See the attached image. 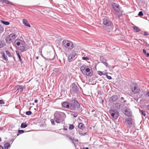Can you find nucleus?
Here are the masks:
<instances>
[{
	"label": "nucleus",
	"mask_w": 149,
	"mask_h": 149,
	"mask_svg": "<svg viewBox=\"0 0 149 149\" xmlns=\"http://www.w3.org/2000/svg\"><path fill=\"white\" fill-rule=\"evenodd\" d=\"M146 97H149V91H148L146 94Z\"/></svg>",
	"instance_id": "39"
},
{
	"label": "nucleus",
	"mask_w": 149,
	"mask_h": 149,
	"mask_svg": "<svg viewBox=\"0 0 149 149\" xmlns=\"http://www.w3.org/2000/svg\"><path fill=\"white\" fill-rule=\"evenodd\" d=\"M86 133H84V134H83L82 133H79V134H81V135H85V134H86Z\"/></svg>",
	"instance_id": "47"
},
{
	"label": "nucleus",
	"mask_w": 149,
	"mask_h": 149,
	"mask_svg": "<svg viewBox=\"0 0 149 149\" xmlns=\"http://www.w3.org/2000/svg\"><path fill=\"white\" fill-rule=\"evenodd\" d=\"M78 126L79 128L82 130L84 127V125L81 123H79Z\"/></svg>",
	"instance_id": "19"
},
{
	"label": "nucleus",
	"mask_w": 149,
	"mask_h": 149,
	"mask_svg": "<svg viewBox=\"0 0 149 149\" xmlns=\"http://www.w3.org/2000/svg\"><path fill=\"white\" fill-rule=\"evenodd\" d=\"M38 58L39 57L38 56H37L36 57V58L37 59H38Z\"/></svg>",
	"instance_id": "49"
},
{
	"label": "nucleus",
	"mask_w": 149,
	"mask_h": 149,
	"mask_svg": "<svg viewBox=\"0 0 149 149\" xmlns=\"http://www.w3.org/2000/svg\"><path fill=\"white\" fill-rule=\"evenodd\" d=\"M103 75H106V77H107L108 76L107 73V72H106Z\"/></svg>",
	"instance_id": "45"
},
{
	"label": "nucleus",
	"mask_w": 149,
	"mask_h": 149,
	"mask_svg": "<svg viewBox=\"0 0 149 149\" xmlns=\"http://www.w3.org/2000/svg\"><path fill=\"white\" fill-rule=\"evenodd\" d=\"M17 37V36L14 33H12L7 36L5 40L8 43H10Z\"/></svg>",
	"instance_id": "7"
},
{
	"label": "nucleus",
	"mask_w": 149,
	"mask_h": 149,
	"mask_svg": "<svg viewBox=\"0 0 149 149\" xmlns=\"http://www.w3.org/2000/svg\"><path fill=\"white\" fill-rule=\"evenodd\" d=\"M104 64L106 67H107L108 65V63L105 62H104Z\"/></svg>",
	"instance_id": "42"
},
{
	"label": "nucleus",
	"mask_w": 149,
	"mask_h": 149,
	"mask_svg": "<svg viewBox=\"0 0 149 149\" xmlns=\"http://www.w3.org/2000/svg\"><path fill=\"white\" fill-rule=\"evenodd\" d=\"M103 23L104 25L109 27L108 29H107V31L110 32L113 28V25L111 22L107 19H104L103 20Z\"/></svg>",
	"instance_id": "5"
},
{
	"label": "nucleus",
	"mask_w": 149,
	"mask_h": 149,
	"mask_svg": "<svg viewBox=\"0 0 149 149\" xmlns=\"http://www.w3.org/2000/svg\"><path fill=\"white\" fill-rule=\"evenodd\" d=\"M32 113V112L30 111H28L26 112V114L27 115H31Z\"/></svg>",
	"instance_id": "33"
},
{
	"label": "nucleus",
	"mask_w": 149,
	"mask_h": 149,
	"mask_svg": "<svg viewBox=\"0 0 149 149\" xmlns=\"http://www.w3.org/2000/svg\"><path fill=\"white\" fill-rule=\"evenodd\" d=\"M118 100V97L116 95H114L112 96L110 98V100L112 102H114L117 101Z\"/></svg>",
	"instance_id": "14"
},
{
	"label": "nucleus",
	"mask_w": 149,
	"mask_h": 149,
	"mask_svg": "<svg viewBox=\"0 0 149 149\" xmlns=\"http://www.w3.org/2000/svg\"><path fill=\"white\" fill-rule=\"evenodd\" d=\"M27 126V125L26 123H22L21 127L22 128H25Z\"/></svg>",
	"instance_id": "25"
},
{
	"label": "nucleus",
	"mask_w": 149,
	"mask_h": 149,
	"mask_svg": "<svg viewBox=\"0 0 149 149\" xmlns=\"http://www.w3.org/2000/svg\"><path fill=\"white\" fill-rule=\"evenodd\" d=\"M53 122H54V121H53V122H52V123Z\"/></svg>",
	"instance_id": "53"
},
{
	"label": "nucleus",
	"mask_w": 149,
	"mask_h": 149,
	"mask_svg": "<svg viewBox=\"0 0 149 149\" xmlns=\"http://www.w3.org/2000/svg\"><path fill=\"white\" fill-rule=\"evenodd\" d=\"M0 149H3V148L2 146L0 145Z\"/></svg>",
	"instance_id": "44"
},
{
	"label": "nucleus",
	"mask_w": 149,
	"mask_h": 149,
	"mask_svg": "<svg viewBox=\"0 0 149 149\" xmlns=\"http://www.w3.org/2000/svg\"><path fill=\"white\" fill-rule=\"evenodd\" d=\"M1 22L3 23V24L6 25H8L10 24V23L7 21H5L3 20H1Z\"/></svg>",
	"instance_id": "22"
},
{
	"label": "nucleus",
	"mask_w": 149,
	"mask_h": 149,
	"mask_svg": "<svg viewBox=\"0 0 149 149\" xmlns=\"http://www.w3.org/2000/svg\"><path fill=\"white\" fill-rule=\"evenodd\" d=\"M0 2L6 4H12V3L8 0H0Z\"/></svg>",
	"instance_id": "16"
},
{
	"label": "nucleus",
	"mask_w": 149,
	"mask_h": 149,
	"mask_svg": "<svg viewBox=\"0 0 149 149\" xmlns=\"http://www.w3.org/2000/svg\"><path fill=\"white\" fill-rule=\"evenodd\" d=\"M80 70L83 74L86 76H91L93 75V71L91 67L84 65L80 68Z\"/></svg>",
	"instance_id": "2"
},
{
	"label": "nucleus",
	"mask_w": 149,
	"mask_h": 149,
	"mask_svg": "<svg viewBox=\"0 0 149 149\" xmlns=\"http://www.w3.org/2000/svg\"><path fill=\"white\" fill-rule=\"evenodd\" d=\"M70 109L74 110L80 107L79 104L76 100H74L70 104Z\"/></svg>",
	"instance_id": "6"
},
{
	"label": "nucleus",
	"mask_w": 149,
	"mask_h": 149,
	"mask_svg": "<svg viewBox=\"0 0 149 149\" xmlns=\"http://www.w3.org/2000/svg\"><path fill=\"white\" fill-rule=\"evenodd\" d=\"M38 100H34V102L35 103H37L38 102Z\"/></svg>",
	"instance_id": "46"
},
{
	"label": "nucleus",
	"mask_w": 149,
	"mask_h": 149,
	"mask_svg": "<svg viewBox=\"0 0 149 149\" xmlns=\"http://www.w3.org/2000/svg\"><path fill=\"white\" fill-rule=\"evenodd\" d=\"M24 132L23 130H18V133L17 134V136H19L20 134L23 133Z\"/></svg>",
	"instance_id": "24"
},
{
	"label": "nucleus",
	"mask_w": 149,
	"mask_h": 149,
	"mask_svg": "<svg viewBox=\"0 0 149 149\" xmlns=\"http://www.w3.org/2000/svg\"><path fill=\"white\" fill-rule=\"evenodd\" d=\"M1 138H0V142H1Z\"/></svg>",
	"instance_id": "51"
},
{
	"label": "nucleus",
	"mask_w": 149,
	"mask_h": 149,
	"mask_svg": "<svg viewBox=\"0 0 149 149\" xmlns=\"http://www.w3.org/2000/svg\"><path fill=\"white\" fill-rule=\"evenodd\" d=\"M4 29L0 25V33L3 32V31Z\"/></svg>",
	"instance_id": "35"
},
{
	"label": "nucleus",
	"mask_w": 149,
	"mask_h": 149,
	"mask_svg": "<svg viewBox=\"0 0 149 149\" xmlns=\"http://www.w3.org/2000/svg\"><path fill=\"white\" fill-rule=\"evenodd\" d=\"M125 123L128 125L130 126L132 125V120L130 118L128 119H125Z\"/></svg>",
	"instance_id": "15"
},
{
	"label": "nucleus",
	"mask_w": 149,
	"mask_h": 149,
	"mask_svg": "<svg viewBox=\"0 0 149 149\" xmlns=\"http://www.w3.org/2000/svg\"><path fill=\"white\" fill-rule=\"evenodd\" d=\"M72 88H74V89H76V88L77 87L76 85L74 83H73L72 84Z\"/></svg>",
	"instance_id": "31"
},
{
	"label": "nucleus",
	"mask_w": 149,
	"mask_h": 149,
	"mask_svg": "<svg viewBox=\"0 0 149 149\" xmlns=\"http://www.w3.org/2000/svg\"><path fill=\"white\" fill-rule=\"evenodd\" d=\"M124 113L125 115L128 116H130L131 115V112L127 111H125Z\"/></svg>",
	"instance_id": "20"
},
{
	"label": "nucleus",
	"mask_w": 149,
	"mask_h": 149,
	"mask_svg": "<svg viewBox=\"0 0 149 149\" xmlns=\"http://www.w3.org/2000/svg\"><path fill=\"white\" fill-rule=\"evenodd\" d=\"M109 113L111 116L116 120L117 119L119 116V113L116 110L110 109L109 110Z\"/></svg>",
	"instance_id": "9"
},
{
	"label": "nucleus",
	"mask_w": 149,
	"mask_h": 149,
	"mask_svg": "<svg viewBox=\"0 0 149 149\" xmlns=\"http://www.w3.org/2000/svg\"><path fill=\"white\" fill-rule=\"evenodd\" d=\"M14 43L15 46L19 50L22 52L25 50L26 44L24 41L17 38L14 41Z\"/></svg>",
	"instance_id": "1"
},
{
	"label": "nucleus",
	"mask_w": 149,
	"mask_h": 149,
	"mask_svg": "<svg viewBox=\"0 0 149 149\" xmlns=\"http://www.w3.org/2000/svg\"><path fill=\"white\" fill-rule=\"evenodd\" d=\"M74 128V126L73 124L70 125L69 127V129L70 130L73 129Z\"/></svg>",
	"instance_id": "27"
},
{
	"label": "nucleus",
	"mask_w": 149,
	"mask_h": 149,
	"mask_svg": "<svg viewBox=\"0 0 149 149\" xmlns=\"http://www.w3.org/2000/svg\"><path fill=\"white\" fill-rule=\"evenodd\" d=\"M83 149H89V148L87 147H86V148H84Z\"/></svg>",
	"instance_id": "48"
},
{
	"label": "nucleus",
	"mask_w": 149,
	"mask_h": 149,
	"mask_svg": "<svg viewBox=\"0 0 149 149\" xmlns=\"http://www.w3.org/2000/svg\"><path fill=\"white\" fill-rule=\"evenodd\" d=\"M140 112H141V114L143 115L144 116H146V112L145 111L141 110H139Z\"/></svg>",
	"instance_id": "30"
},
{
	"label": "nucleus",
	"mask_w": 149,
	"mask_h": 149,
	"mask_svg": "<svg viewBox=\"0 0 149 149\" xmlns=\"http://www.w3.org/2000/svg\"><path fill=\"white\" fill-rule=\"evenodd\" d=\"M17 55L18 56L19 59V61H22V59L21 58V57L20 55L19 54V53H17Z\"/></svg>",
	"instance_id": "36"
},
{
	"label": "nucleus",
	"mask_w": 149,
	"mask_h": 149,
	"mask_svg": "<svg viewBox=\"0 0 149 149\" xmlns=\"http://www.w3.org/2000/svg\"><path fill=\"white\" fill-rule=\"evenodd\" d=\"M77 114H76V113H74L73 114V116H74V117H77Z\"/></svg>",
	"instance_id": "43"
},
{
	"label": "nucleus",
	"mask_w": 149,
	"mask_h": 149,
	"mask_svg": "<svg viewBox=\"0 0 149 149\" xmlns=\"http://www.w3.org/2000/svg\"><path fill=\"white\" fill-rule=\"evenodd\" d=\"M138 15L139 16H141L143 15V13L142 11H140L139 12Z\"/></svg>",
	"instance_id": "37"
},
{
	"label": "nucleus",
	"mask_w": 149,
	"mask_h": 149,
	"mask_svg": "<svg viewBox=\"0 0 149 149\" xmlns=\"http://www.w3.org/2000/svg\"><path fill=\"white\" fill-rule=\"evenodd\" d=\"M1 54H2V57L3 60H5L6 62L8 61V59L6 56H5V55L4 53H1Z\"/></svg>",
	"instance_id": "17"
},
{
	"label": "nucleus",
	"mask_w": 149,
	"mask_h": 149,
	"mask_svg": "<svg viewBox=\"0 0 149 149\" xmlns=\"http://www.w3.org/2000/svg\"><path fill=\"white\" fill-rule=\"evenodd\" d=\"M22 23L25 26L29 27H31L30 25L26 19H23L22 20Z\"/></svg>",
	"instance_id": "13"
},
{
	"label": "nucleus",
	"mask_w": 149,
	"mask_h": 149,
	"mask_svg": "<svg viewBox=\"0 0 149 149\" xmlns=\"http://www.w3.org/2000/svg\"><path fill=\"white\" fill-rule=\"evenodd\" d=\"M70 104L67 102H64L62 103V106L65 108H67L70 109Z\"/></svg>",
	"instance_id": "12"
},
{
	"label": "nucleus",
	"mask_w": 149,
	"mask_h": 149,
	"mask_svg": "<svg viewBox=\"0 0 149 149\" xmlns=\"http://www.w3.org/2000/svg\"><path fill=\"white\" fill-rule=\"evenodd\" d=\"M143 53L147 57H148L149 56V53H147L146 50L145 49L143 50Z\"/></svg>",
	"instance_id": "26"
},
{
	"label": "nucleus",
	"mask_w": 149,
	"mask_h": 149,
	"mask_svg": "<svg viewBox=\"0 0 149 149\" xmlns=\"http://www.w3.org/2000/svg\"><path fill=\"white\" fill-rule=\"evenodd\" d=\"M54 120L58 123H60L63 118L65 117V115L63 112H56L54 115Z\"/></svg>",
	"instance_id": "4"
},
{
	"label": "nucleus",
	"mask_w": 149,
	"mask_h": 149,
	"mask_svg": "<svg viewBox=\"0 0 149 149\" xmlns=\"http://www.w3.org/2000/svg\"><path fill=\"white\" fill-rule=\"evenodd\" d=\"M107 77V79H112V78H111V77L110 76H109L108 75Z\"/></svg>",
	"instance_id": "40"
},
{
	"label": "nucleus",
	"mask_w": 149,
	"mask_h": 149,
	"mask_svg": "<svg viewBox=\"0 0 149 149\" xmlns=\"http://www.w3.org/2000/svg\"><path fill=\"white\" fill-rule=\"evenodd\" d=\"M82 58L84 60H89V58L88 57V56H86V57H82Z\"/></svg>",
	"instance_id": "32"
},
{
	"label": "nucleus",
	"mask_w": 149,
	"mask_h": 149,
	"mask_svg": "<svg viewBox=\"0 0 149 149\" xmlns=\"http://www.w3.org/2000/svg\"><path fill=\"white\" fill-rule=\"evenodd\" d=\"M17 90H18L19 91H22L24 89V87L22 86L21 85H17Z\"/></svg>",
	"instance_id": "18"
},
{
	"label": "nucleus",
	"mask_w": 149,
	"mask_h": 149,
	"mask_svg": "<svg viewBox=\"0 0 149 149\" xmlns=\"http://www.w3.org/2000/svg\"><path fill=\"white\" fill-rule=\"evenodd\" d=\"M121 99H124L123 98V97H122L121 98Z\"/></svg>",
	"instance_id": "52"
},
{
	"label": "nucleus",
	"mask_w": 149,
	"mask_h": 149,
	"mask_svg": "<svg viewBox=\"0 0 149 149\" xmlns=\"http://www.w3.org/2000/svg\"><path fill=\"white\" fill-rule=\"evenodd\" d=\"M131 90L132 92L134 94L139 93L141 91L137 85L134 84H131Z\"/></svg>",
	"instance_id": "8"
},
{
	"label": "nucleus",
	"mask_w": 149,
	"mask_h": 149,
	"mask_svg": "<svg viewBox=\"0 0 149 149\" xmlns=\"http://www.w3.org/2000/svg\"><path fill=\"white\" fill-rule=\"evenodd\" d=\"M77 54L76 51L74 50L72 51L68 55V59L69 62L72 61L75 56Z\"/></svg>",
	"instance_id": "10"
},
{
	"label": "nucleus",
	"mask_w": 149,
	"mask_h": 149,
	"mask_svg": "<svg viewBox=\"0 0 149 149\" xmlns=\"http://www.w3.org/2000/svg\"><path fill=\"white\" fill-rule=\"evenodd\" d=\"M97 73L100 76H102L104 74L103 72H102L100 71H98Z\"/></svg>",
	"instance_id": "34"
},
{
	"label": "nucleus",
	"mask_w": 149,
	"mask_h": 149,
	"mask_svg": "<svg viewBox=\"0 0 149 149\" xmlns=\"http://www.w3.org/2000/svg\"><path fill=\"white\" fill-rule=\"evenodd\" d=\"M62 45L63 47L68 50L72 49L74 47L73 42L70 40H67L63 41Z\"/></svg>",
	"instance_id": "3"
},
{
	"label": "nucleus",
	"mask_w": 149,
	"mask_h": 149,
	"mask_svg": "<svg viewBox=\"0 0 149 149\" xmlns=\"http://www.w3.org/2000/svg\"><path fill=\"white\" fill-rule=\"evenodd\" d=\"M5 104V102L2 100H0V104Z\"/></svg>",
	"instance_id": "38"
},
{
	"label": "nucleus",
	"mask_w": 149,
	"mask_h": 149,
	"mask_svg": "<svg viewBox=\"0 0 149 149\" xmlns=\"http://www.w3.org/2000/svg\"><path fill=\"white\" fill-rule=\"evenodd\" d=\"M144 35L145 36H147L149 34L147 32L145 31L144 32Z\"/></svg>",
	"instance_id": "41"
},
{
	"label": "nucleus",
	"mask_w": 149,
	"mask_h": 149,
	"mask_svg": "<svg viewBox=\"0 0 149 149\" xmlns=\"http://www.w3.org/2000/svg\"><path fill=\"white\" fill-rule=\"evenodd\" d=\"M112 7L114 10V11L113 12L114 14L116 15V16H118V17H119L118 15H117V13H118L120 11L119 6L116 3H113L112 4Z\"/></svg>",
	"instance_id": "11"
},
{
	"label": "nucleus",
	"mask_w": 149,
	"mask_h": 149,
	"mask_svg": "<svg viewBox=\"0 0 149 149\" xmlns=\"http://www.w3.org/2000/svg\"><path fill=\"white\" fill-rule=\"evenodd\" d=\"M6 55H8L9 57H10L11 56V54L9 51H6Z\"/></svg>",
	"instance_id": "29"
},
{
	"label": "nucleus",
	"mask_w": 149,
	"mask_h": 149,
	"mask_svg": "<svg viewBox=\"0 0 149 149\" xmlns=\"http://www.w3.org/2000/svg\"><path fill=\"white\" fill-rule=\"evenodd\" d=\"M10 49H11L13 50L12 48V47H10Z\"/></svg>",
	"instance_id": "50"
},
{
	"label": "nucleus",
	"mask_w": 149,
	"mask_h": 149,
	"mask_svg": "<svg viewBox=\"0 0 149 149\" xmlns=\"http://www.w3.org/2000/svg\"><path fill=\"white\" fill-rule=\"evenodd\" d=\"M133 27L134 30L136 32H138L140 30V29L137 27Z\"/></svg>",
	"instance_id": "23"
},
{
	"label": "nucleus",
	"mask_w": 149,
	"mask_h": 149,
	"mask_svg": "<svg viewBox=\"0 0 149 149\" xmlns=\"http://www.w3.org/2000/svg\"><path fill=\"white\" fill-rule=\"evenodd\" d=\"M10 145L9 143H6L4 144V147L5 149H8V148L10 147Z\"/></svg>",
	"instance_id": "21"
},
{
	"label": "nucleus",
	"mask_w": 149,
	"mask_h": 149,
	"mask_svg": "<svg viewBox=\"0 0 149 149\" xmlns=\"http://www.w3.org/2000/svg\"><path fill=\"white\" fill-rule=\"evenodd\" d=\"M5 45V44L3 43L2 41H0V48L3 47Z\"/></svg>",
	"instance_id": "28"
}]
</instances>
